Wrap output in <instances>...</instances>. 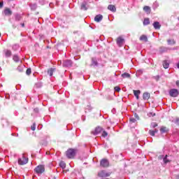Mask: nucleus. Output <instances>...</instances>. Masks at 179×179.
Masks as SVG:
<instances>
[{
	"label": "nucleus",
	"instance_id": "nucleus-1",
	"mask_svg": "<svg viewBox=\"0 0 179 179\" xmlns=\"http://www.w3.org/2000/svg\"><path fill=\"white\" fill-rule=\"evenodd\" d=\"M76 156V150L70 148L66 151V157L68 159H73Z\"/></svg>",
	"mask_w": 179,
	"mask_h": 179
},
{
	"label": "nucleus",
	"instance_id": "nucleus-2",
	"mask_svg": "<svg viewBox=\"0 0 179 179\" xmlns=\"http://www.w3.org/2000/svg\"><path fill=\"white\" fill-rule=\"evenodd\" d=\"M28 162H29V159L26 158V157H24V155L21 158L18 159V164H20V166L27 164Z\"/></svg>",
	"mask_w": 179,
	"mask_h": 179
},
{
	"label": "nucleus",
	"instance_id": "nucleus-3",
	"mask_svg": "<svg viewBox=\"0 0 179 179\" xmlns=\"http://www.w3.org/2000/svg\"><path fill=\"white\" fill-rule=\"evenodd\" d=\"M178 90L173 88L169 90V96H171V97H178Z\"/></svg>",
	"mask_w": 179,
	"mask_h": 179
},
{
	"label": "nucleus",
	"instance_id": "nucleus-4",
	"mask_svg": "<svg viewBox=\"0 0 179 179\" xmlns=\"http://www.w3.org/2000/svg\"><path fill=\"white\" fill-rule=\"evenodd\" d=\"M34 171L36 173H37V174H43V173L45 171V169L43 165H38L35 168Z\"/></svg>",
	"mask_w": 179,
	"mask_h": 179
},
{
	"label": "nucleus",
	"instance_id": "nucleus-5",
	"mask_svg": "<svg viewBox=\"0 0 179 179\" xmlns=\"http://www.w3.org/2000/svg\"><path fill=\"white\" fill-rule=\"evenodd\" d=\"M73 65V62H72V60L66 59L63 62V66L66 68H71Z\"/></svg>",
	"mask_w": 179,
	"mask_h": 179
},
{
	"label": "nucleus",
	"instance_id": "nucleus-6",
	"mask_svg": "<svg viewBox=\"0 0 179 179\" xmlns=\"http://www.w3.org/2000/svg\"><path fill=\"white\" fill-rule=\"evenodd\" d=\"M109 164H110V162H108V161L106 159H103L100 162L101 167H103V168L108 167Z\"/></svg>",
	"mask_w": 179,
	"mask_h": 179
},
{
	"label": "nucleus",
	"instance_id": "nucleus-7",
	"mask_svg": "<svg viewBox=\"0 0 179 179\" xmlns=\"http://www.w3.org/2000/svg\"><path fill=\"white\" fill-rule=\"evenodd\" d=\"M98 176L101 178L110 177V173H106V171H101L98 173Z\"/></svg>",
	"mask_w": 179,
	"mask_h": 179
},
{
	"label": "nucleus",
	"instance_id": "nucleus-8",
	"mask_svg": "<svg viewBox=\"0 0 179 179\" xmlns=\"http://www.w3.org/2000/svg\"><path fill=\"white\" fill-rule=\"evenodd\" d=\"M89 9V6L87 5V1H84L80 5L81 10H87Z\"/></svg>",
	"mask_w": 179,
	"mask_h": 179
},
{
	"label": "nucleus",
	"instance_id": "nucleus-9",
	"mask_svg": "<svg viewBox=\"0 0 179 179\" xmlns=\"http://www.w3.org/2000/svg\"><path fill=\"white\" fill-rule=\"evenodd\" d=\"M3 54L6 57V58H10V57H12V51L6 49L3 50Z\"/></svg>",
	"mask_w": 179,
	"mask_h": 179
},
{
	"label": "nucleus",
	"instance_id": "nucleus-10",
	"mask_svg": "<svg viewBox=\"0 0 179 179\" xmlns=\"http://www.w3.org/2000/svg\"><path fill=\"white\" fill-rule=\"evenodd\" d=\"M153 27L155 29V30H159V29L162 27V24H160V22L156 21L152 24Z\"/></svg>",
	"mask_w": 179,
	"mask_h": 179
},
{
	"label": "nucleus",
	"instance_id": "nucleus-11",
	"mask_svg": "<svg viewBox=\"0 0 179 179\" xmlns=\"http://www.w3.org/2000/svg\"><path fill=\"white\" fill-rule=\"evenodd\" d=\"M101 131H103V128L100 127H97L95 130L94 131H92V133L93 134V135H99V134H100V132H101Z\"/></svg>",
	"mask_w": 179,
	"mask_h": 179
},
{
	"label": "nucleus",
	"instance_id": "nucleus-12",
	"mask_svg": "<svg viewBox=\"0 0 179 179\" xmlns=\"http://www.w3.org/2000/svg\"><path fill=\"white\" fill-rule=\"evenodd\" d=\"M169 50H170V48H169L167 47L162 46L159 48V52H160V54H163V52H167V51H169Z\"/></svg>",
	"mask_w": 179,
	"mask_h": 179
},
{
	"label": "nucleus",
	"instance_id": "nucleus-13",
	"mask_svg": "<svg viewBox=\"0 0 179 179\" xmlns=\"http://www.w3.org/2000/svg\"><path fill=\"white\" fill-rule=\"evenodd\" d=\"M143 100L148 101L150 99V93L149 92H144L143 94Z\"/></svg>",
	"mask_w": 179,
	"mask_h": 179
},
{
	"label": "nucleus",
	"instance_id": "nucleus-14",
	"mask_svg": "<svg viewBox=\"0 0 179 179\" xmlns=\"http://www.w3.org/2000/svg\"><path fill=\"white\" fill-rule=\"evenodd\" d=\"M99 65V62H97V59L96 57H92V66H97Z\"/></svg>",
	"mask_w": 179,
	"mask_h": 179
},
{
	"label": "nucleus",
	"instance_id": "nucleus-15",
	"mask_svg": "<svg viewBox=\"0 0 179 179\" xmlns=\"http://www.w3.org/2000/svg\"><path fill=\"white\" fill-rule=\"evenodd\" d=\"M124 38L119 37L117 39V45H119V47H121L122 45V44H124Z\"/></svg>",
	"mask_w": 179,
	"mask_h": 179
},
{
	"label": "nucleus",
	"instance_id": "nucleus-16",
	"mask_svg": "<svg viewBox=\"0 0 179 179\" xmlns=\"http://www.w3.org/2000/svg\"><path fill=\"white\" fill-rule=\"evenodd\" d=\"M95 22H97L98 23L101 22L103 20V16L101 15H97L94 17Z\"/></svg>",
	"mask_w": 179,
	"mask_h": 179
},
{
	"label": "nucleus",
	"instance_id": "nucleus-17",
	"mask_svg": "<svg viewBox=\"0 0 179 179\" xmlns=\"http://www.w3.org/2000/svg\"><path fill=\"white\" fill-rule=\"evenodd\" d=\"M3 13L6 16H11L12 15V11L10 10V8H6L3 10Z\"/></svg>",
	"mask_w": 179,
	"mask_h": 179
},
{
	"label": "nucleus",
	"instance_id": "nucleus-18",
	"mask_svg": "<svg viewBox=\"0 0 179 179\" xmlns=\"http://www.w3.org/2000/svg\"><path fill=\"white\" fill-rule=\"evenodd\" d=\"M169 66H170V63L167 60H164L163 62V67L164 68V69H168Z\"/></svg>",
	"mask_w": 179,
	"mask_h": 179
},
{
	"label": "nucleus",
	"instance_id": "nucleus-19",
	"mask_svg": "<svg viewBox=\"0 0 179 179\" xmlns=\"http://www.w3.org/2000/svg\"><path fill=\"white\" fill-rule=\"evenodd\" d=\"M108 9L111 12H115V10H117V8H115V6L111 4L108 6Z\"/></svg>",
	"mask_w": 179,
	"mask_h": 179
},
{
	"label": "nucleus",
	"instance_id": "nucleus-20",
	"mask_svg": "<svg viewBox=\"0 0 179 179\" xmlns=\"http://www.w3.org/2000/svg\"><path fill=\"white\" fill-rule=\"evenodd\" d=\"M143 10L147 13V15H149L152 10L149 6H145L143 7Z\"/></svg>",
	"mask_w": 179,
	"mask_h": 179
},
{
	"label": "nucleus",
	"instance_id": "nucleus-21",
	"mask_svg": "<svg viewBox=\"0 0 179 179\" xmlns=\"http://www.w3.org/2000/svg\"><path fill=\"white\" fill-rule=\"evenodd\" d=\"M134 94L136 97L137 100L139 99V94H141V90H134Z\"/></svg>",
	"mask_w": 179,
	"mask_h": 179
},
{
	"label": "nucleus",
	"instance_id": "nucleus-22",
	"mask_svg": "<svg viewBox=\"0 0 179 179\" xmlns=\"http://www.w3.org/2000/svg\"><path fill=\"white\" fill-rule=\"evenodd\" d=\"M29 7L31 10H36L37 9V4L36 3H30Z\"/></svg>",
	"mask_w": 179,
	"mask_h": 179
},
{
	"label": "nucleus",
	"instance_id": "nucleus-23",
	"mask_svg": "<svg viewBox=\"0 0 179 179\" xmlns=\"http://www.w3.org/2000/svg\"><path fill=\"white\" fill-rule=\"evenodd\" d=\"M15 20L16 22H20V20H21L22 19V15L19 14V13H16L15 14Z\"/></svg>",
	"mask_w": 179,
	"mask_h": 179
},
{
	"label": "nucleus",
	"instance_id": "nucleus-24",
	"mask_svg": "<svg viewBox=\"0 0 179 179\" xmlns=\"http://www.w3.org/2000/svg\"><path fill=\"white\" fill-rule=\"evenodd\" d=\"M140 40L141 41H145V43H148V36H146L145 35H142L140 37Z\"/></svg>",
	"mask_w": 179,
	"mask_h": 179
},
{
	"label": "nucleus",
	"instance_id": "nucleus-25",
	"mask_svg": "<svg viewBox=\"0 0 179 179\" xmlns=\"http://www.w3.org/2000/svg\"><path fill=\"white\" fill-rule=\"evenodd\" d=\"M54 72H55V69H52V68H50V69L48 71V75H50V76H52Z\"/></svg>",
	"mask_w": 179,
	"mask_h": 179
},
{
	"label": "nucleus",
	"instance_id": "nucleus-26",
	"mask_svg": "<svg viewBox=\"0 0 179 179\" xmlns=\"http://www.w3.org/2000/svg\"><path fill=\"white\" fill-rule=\"evenodd\" d=\"M167 43H168L169 45H174V44H176V41H174V39H173V40L168 39Z\"/></svg>",
	"mask_w": 179,
	"mask_h": 179
},
{
	"label": "nucleus",
	"instance_id": "nucleus-27",
	"mask_svg": "<svg viewBox=\"0 0 179 179\" xmlns=\"http://www.w3.org/2000/svg\"><path fill=\"white\" fill-rule=\"evenodd\" d=\"M144 26H148V24H150V20L149 18H145L143 21Z\"/></svg>",
	"mask_w": 179,
	"mask_h": 179
},
{
	"label": "nucleus",
	"instance_id": "nucleus-28",
	"mask_svg": "<svg viewBox=\"0 0 179 179\" xmlns=\"http://www.w3.org/2000/svg\"><path fill=\"white\" fill-rule=\"evenodd\" d=\"M167 127H162L160 128V131H161V134H166V132H167Z\"/></svg>",
	"mask_w": 179,
	"mask_h": 179
},
{
	"label": "nucleus",
	"instance_id": "nucleus-29",
	"mask_svg": "<svg viewBox=\"0 0 179 179\" xmlns=\"http://www.w3.org/2000/svg\"><path fill=\"white\" fill-rule=\"evenodd\" d=\"M122 78H123L124 79L125 78H131V74L128 73H124L123 74H122Z\"/></svg>",
	"mask_w": 179,
	"mask_h": 179
},
{
	"label": "nucleus",
	"instance_id": "nucleus-30",
	"mask_svg": "<svg viewBox=\"0 0 179 179\" xmlns=\"http://www.w3.org/2000/svg\"><path fill=\"white\" fill-rule=\"evenodd\" d=\"M17 69L18 72H22L23 69H24V65L18 66Z\"/></svg>",
	"mask_w": 179,
	"mask_h": 179
},
{
	"label": "nucleus",
	"instance_id": "nucleus-31",
	"mask_svg": "<svg viewBox=\"0 0 179 179\" xmlns=\"http://www.w3.org/2000/svg\"><path fill=\"white\" fill-rule=\"evenodd\" d=\"M13 59L15 61V62H19L20 61V59H19L17 55H14Z\"/></svg>",
	"mask_w": 179,
	"mask_h": 179
},
{
	"label": "nucleus",
	"instance_id": "nucleus-32",
	"mask_svg": "<svg viewBox=\"0 0 179 179\" xmlns=\"http://www.w3.org/2000/svg\"><path fill=\"white\" fill-rule=\"evenodd\" d=\"M171 122H174L176 125H179V117H176V120H173Z\"/></svg>",
	"mask_w": 179,
	"mask_h": 179
},
{
	"label": "nucleus",
	"instance_id": "nucleus-33",
	"mask_svg": "<svg viewBox=\"0 0 179 179\" xmlns=\"http://www.w3.org/2000/svg\"><path fill=\"white\" fill-rule=\"evenodd\" d=\"M59 166L62 167V169H65V167H66V164H65V162L62 161L59 163Z\"/></svg>",
	"mask_w": 179,
	"mask_h": 179
},
{
	"label": "nucleus",
	"instance_id": "nucleus-34",
	"mask_svg": "<svg viewBox=\"0 0 179 179\" xmlns=\"http://www.w3.org/2000/svg\"><path fill=\"white\" fill-rule=\"evenodd\" d=\"M152 8L153 9H157V8H159V3L155 2L152 5Z\"/></svg>",
	"mask_w": 179,
	"mask_h": 179
},
{
	"label": "nucleus",
	"instance_id": "nucleus-35",
	"mask_svg": "<svg viewBox=\"0 0 179 179\" xmlns=\"http://www.w3.org/2000/svg\"><path fill=\"white\" fill-rule=\"evenodd\" d=\"M12 48H13V50L14 51H16V50H18V49H19V45L15 44V45H13Z\"/></svg>",
	"mask_w": 179,
	"mask_h": 179
},
{
	"label": "nucleus",
	"instance_id": "nucleus-36",
	"mask_svg": "<svg viewBox=\"0 0 179 179\" xmlns=\"http://www.w3.org/2000/svg\"><path fill=\"white\" fill-rule=\"evenodd\" d=\"M152 78L155 79L157 82H158L159 79H160V76H152Z\"/></svg>",
	"mask_w": 179,
	"mask_h": 179
},
{
	"label": "nucleus",
	"instance_id": "nucleus-37",
	"mask_svg": "<svg viewBox=\"0 0 179 179\" xmlns=\"http://www.w3.org/2000/svg\"><path fill=\"white\" fill-rule=\"evenodd\" d=\"M164 163H165L166 164H167V163H169V162H170L169 159H167V155H166L164 159Z\"/></svg>",
	"mask_w": 179,
	"mask_h": 179
},
{
	"label": "nucleus",
	"instance_id": "nucleus-38",
	"mask_svg": "<svg viewBox=\"0 0 179 179\" xmlns=\"http://www.w3.org/2000/svg\"><path fill=\"white\" fill-rule=\"evenodd\" d=\"M149 134L150 136H155V135L156 134V133H155L153 130H149Z\"/></svg>",
	"mask_w": 179,
	"mask_h": 179
},
{
	"label": "nucleus",
	"instance_id": "nucleus-39",
	"mask_svg": "<svg viewBox=\"0 0 179 179\" xmlns=\"http://www.w3.org/2000/svg\"><path fill=\"white\" fill-rule=\"evenodd\" d=\"M108 136V133H107V131H103L102 133L103 138H106Z\"/></svg>",
	"mask_w": 179,
	"mask_h": 179
},
{
	"label": "nucleus",
	"instance_id": "nucleus-40",
	"mask_svg": "<svg viewBox=\"0 0 179 179\" xmlns=\"http://www.w3.org/2000/svg\"><path fill=\"white\" fill-rule=\"evenodd\" d=\"M114 90H115V92H121V88L120 87H115Z\"/></svg>",
	"mask_w": 179,
	"mask_h": 179
},
{
	"label": "nucleus",
	"instance_id": "nucleus-41",
	"mask_svg": "<svg viewBox=\"0 0 179 179\" xmlns=\"http://www.w3.org/2000/svg\"><path fill=\"white\" fill-rule=\"evenodd\" d=\"M27 75H31V69H27L26 71Z\"/></svg>",
	"mask_w": 179,
	"mask_h": 179
},
{
	"label": "nucleus",
	"instance_id": "nucleus-42",
	"mask_svg": "<svg viewBox=\"0 0 179 179\" xmlns=\"http://www.w3.org/2000/svg\"><path fill=\"white\" fill-rule=\"evenodd\" d=\"M156 127H157V123L156 122L151 123V126H150L151 128H156Z\"/></svg>",
	"mask_w": 179,
	"mask_h": 179
},
{
	"label": "nucleus",
	"instance_id": "nucleus-43",
	"mask_svg": "<svg viewBox=\"0 0 179 179\" xmlns=\"http://www.w3.org/2000/svg\"><path fill=\"white\" fill-rule=\"evenodd\" d=\"M129 120H130V122H132V123L136 122V119L134 117H131Z\"/></svg>",
	"mask_w": 179,
	"mask_h": 179
},
{
	"label": "nucleus",
	"instance_id": "nucleus-44",
	"mask_svg": "<svg viewBox=\"0 0 179 179\" xmlns=\"http://www.w3.org/2000/svg\"><path fill=\"white\" fill-rule=\"evenodd\" d=\"M31 131H36V123H34L33 125L31 127Z\"/></svg>",
	"mask_w": 179,
	"mask_h": 179
},
{
	"label": "nucleus",
	"instance_id": "nucleus-45",
	"mask_svg": "<svg viewBox=\"0 0 179 179\" xmlns=\"http://www.w3.org/2000/svg\"><path fill=\"white\" fill-rule=\"evenodd\" d=\"M134 118H135L136 120H139V115H137V113H134Z\"/></svg>",
	"mask_w": 179,
	"mask_h": 179
},
{
	"label": "nucleus",
	"instance_id": "nucleus-46",
	"mask_svg": "<svg viewBox=\"0 0 179 179\" xmlns=\"http://www.w3.org/2000/svg\"><path fill=\"white\" fill-rule=\"evenodd\" d=\"M86 110H89L90 111L92 110V106H87Z\"/></svg>",
	"mask_w": 179,
	"mask_h": 179
},
{
	"label": "nucleus",
	"instance_id": "nucleus-47",
	"mask_svg": "<svg viewBox=\"0 0 179 179\" xmlns=\"http://www.w3.org/2000/svg\"><path fill=\"white\" fill-rule=\"evenodd\" d=\"M34 113H38V108H36L34 109Z\"/></svg>",
	"mask_w": 179,
	"mask_h": 179
},
{
	"label": "nucleus",
	"instance_id": "nucleus-48",
	"mask_svg": "<svg viewBox=\"0 0 179 179\" xmlns=\"http://www.w3.org/2000/svg\"><path fill=\"white\" fill-rule=\"evenodd\" d=\"M3 1L0 2V8H3Z\"/></svg>",
	"mask_w": 179,
	"mask_h": 179
},
{
	"label": "nucleus",
	"instance_id": "nucleus-49",
	"mask_svg": "<svg viewBox=\"0 0 179 179\" xmlns=\"http://www.w3.org/2000/svg\"><path fill=\"white\" fill-rule=\"evenodd\" d=\"M138 73H143V70L140 69L138 71Z\"/></svg>",
	"mask_w": 179,
	"mask_h": 179
},
{
	"label": "nucleus",
	"instance_id": "nucleus-50",
	"mask_svg": "<svg viewBox=\"0 0 179 179\" xmlns=\"http://www.w3.org/2000/svg\"><path fill=\"white\" fill-rule=\"evenodd\" d=\"M149 114H150V115H152V117H155V115H156V113H150Z\"/></svg>",
	"mask_w": 179,
	"mask_h": 179
},
{
	"label": "nucleus",
	"instance_id": "nucleus-51",
	"mask_svg": "<svg viewBox=\"0 0 179 179\" xmlns=\"http://www.w3.org/2000/svg\"><path fill=\"white\" fill-rule=\"evenodd\" d=\"M153 131H154L155 134H157V132H159V130H157V129H155V130H153Z\"/></svg>",
	"mask_w": 179,
	"mask_h": 179
},
{
	"label": "nucleus",
	"instance_id": "nucleus-52",
	"mask_svg": "<svg viewBox=\"0 0 179 179\" xmlns=\"http://www.w3.org/2000/svg\"><path fill=\"white\" fill-rule=\"evenodd\" d=\"M176 85L179 87V80L176 81Z\"/></svg>",
	"mask_w": 179,
	"mask_h": 179
},
{
	"label": "nucleus",
	"instance_id": "nucleus-53",
	"mask_svg": "<svg viewBox=\"0 0 179 179\" xmlns=\"http://www.w3.org/2000/svg\"><path fill=\"white\" fill-rule=\"evenodd\" d=\"M22 27H24V23L21 24Z\"/></svg>",
	"mask_w": 179,
	"mask_h": 179
},
{
	"label": "nucleus",
	"instance_id": "nucleus-54",
	"mask_svg": "<svg viewBox=\"0 0 179 179\" xmlns=\"http://www.w3.org/2000/svg\"><path fill=\"white\" fill-rule=\"evenodd\" d=\"M177 67H178V69H179V62H178V63L177 64Z\"/></svg>",
	"mask_w": 179,
	"mask_h": 179
},
{
	"label": "nucleus",
	"instance_id": "nucleus-55",
	"mask_svg": "<svg viewBox=\"0 0 179 179\" xmlns=\"http://www.w3.org/2000/svg\"><path fill=\"white\" fill-rule=\"evenodd\" d=\"M6 99H9V95H8V96H6Z\"/></svg>",
	"mask_w": 179,
	"mask_h": 179
},
{
	"label": "nucleus",
	"instance_id": "nucleus-56",
	"mask_svg": "<svg viewBox=\"0 0 179 179\" xmlns=\"http://www.w3.org/2000/svg\"><path fill=\"white\" fill-rule=\"evenodd\" d=\"M12 136H15V134H12Z\"/></svg>",
	"mask_w": 179,
	"mask_h": 179
},
{
	"label": "nucleus",
	"instance_id": "nucleus-57",
	"mask_svg": "<svg viewBox=\"0 0 179 179\" xmlns=\"http://www.w3.org/2000/svg\"><path fill=\"white\" fill-rule=\"evenodd\" d=\"M176 179H179V176H177V178Z\"/></svg>",
	"mask_w": 179,
	"mask_h": 179
},
{
	"label": "nucleus",
	"instance_id": "nucleus-58",
	"mask_svg": "<svg viewBox=\"0 0 179 179\" xmlns=\"http://www.w3.org/2000/svg\"><path fill=\"white\" fill-rule=\"evenodd\" d=\"M17 136H19V134H17Z\"/></svg>",
	"mask_w": 179,
	"mask_h": 179
},
{
	"label": "nucleus",
	"instance_id": "nucleus-59",
	"mask_svg": "<svg viewBox=\"0 0 179 179\" xmlns=\"http://www.w3.org/2000/svg\"><path fill=\"white\" fill-rule=\"evenodd\" d=\"M173 50H176V48H173Z\"/></svg>",
	"mask_w": 179,
	"mask_h": 179
},
{
	"label": "nucleus",
	"instance_id": "nucleus-60",
	"mask_svg": "<svg viewBox=\"0 0 179 179\" xmlns=\"http://www.w3.org/2000/svg\"><path fill=\"white\" fill-rule=\"evenodd\" d=\"M178 20H179V17H178Z\"/></svg>",
	"mask_w": 179,
	"mask_h": 179
}]
</instances>
